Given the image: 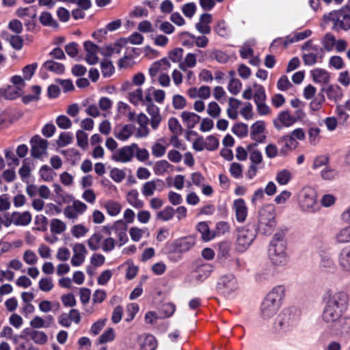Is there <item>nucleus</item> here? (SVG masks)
<instances>
[{
	"mask_svg": "<svg viewBox=\"0 0 350 350\" xmlns=\"http://www.w3.org/2000/svg\"><path fill=\"white\" fill-rule=\"evenodd\" d=\"M325 300L322 319L325 323L335 326L350 321V319L343 317L349 305V295L347 292L329 290L326 293Z\"/></svg>",
	"mask_w": 350,
	"mask_h": 350,
	"instance_id": "nucleus-1",
	"label": "nucleus"
},
{
	"mask_svg": "<svg viewBox=\"0 0 350 350\" xmlns=\"http://www.w3.org/2000/svg\"><path fill=\"white\" fill-rule=\"evenodd\" d=\"M232 208L235 212L236 219L239 222L245 221L247 215V208L243 199H237L233 202Z\"/></svg>",
	"mask_w": 350,
	"mask_h": 350,
	"instance_id": "nucleus-19",
	"label": "nucleus"
},
{
	"mask_svg": "<svg viewBox=\"0 0 350 350\" xmlns=\"http://www.w3.org/2000/svg\"><path fill=\"white\" fill-rule=\"evenodd\" d=\"M28 335L31 340L38 345H44L48 340L47 335L42 331L31 330Z\"/></svg>",
	"mask_w": 350,
	"mask_h": 350,
	"instance_id": "nucleus-45",
	"label": "nucleus"
},
{
	"mask_svg": "<svg viewBox=\"0 0 350 350\" xmlns=\"http://www.w3.org/2000/svg\"><path fill=\"white\" fill-rule=\"evenodd\" d=\"M31 154L36 159H42L47 154L48 142L40 136L34 135L30 140Z\"/></svg>",
	"mask_w": 350,
	"mask_h": 350,
	"instance_id": "nucleus-9",
	"label": "nucleus"
},
{
	"mask_svg": "<svg viewBox=\"0 0 350 350\" xmlns=\"http://www.w3.org/2000/svg\"><path fill=\"white\" fill-rule=\"evenodd\" d=\"M265 130V123L259 120L254 123L251 126V137L257 142H262L265 136L264 135Z\"/></svg>",
	"mask_w": 350,
	"mask_h": 350,
	"instance_id": "nucleus-22",
	"label": "nucleus"
},
{
	"mask_svg": "<svg viewBox=\"0 0 350 350\" xmlns=\"http://www.w3.org/2000/svg\"><path fill=\"white\" fill-rule=\"evenodd\" d=\"M250 152V159L252 164H260L262 161V155L259 150L256 148L255 146L251 145L248 146Z\"/></svg>",
	"mask_w": 350,
	"mask_h": 350,
	"instance_id": "nucleus-47",
	"label": "nucleus"
},
{
	"mask_svg": "<svg viewBox=\"0 0 350 350\" xmlns=\"http://www.w3.org/2000/svg\"><path fill=\"white\" fill-rule=\"evenodd\" d=\"M174 214L175 209L172 206H167L157 213L156 218L162 221H167L174 217Z\"/></svg>",
	"mask_w": 350,
	"mask_h": 350,
	"instance_id": "nucleus-42",
	"label": "nucleus"
},
{
	"mask_svg": "<svg viewBox=\"0 0 350 350\" xmlns=\"http://www.w3.org/2000/svg\"><path fill=\"white\" fill-rule=\"evenodd\" d=\"M197 64V55L193 53H187L182 62L178 64V68L183 71H187V69L194 68Z\"/></svg>",
	"mask_w": 350,
	"mask_h": 350,
	"instance_id": "nucleus-31",
	"label": "nucleus"
},
{
	"mask_svg": "<svg viewBox=\"0 0 350 350\" xmlns=\"http://www.w3.org/2000/svg\"><path fill=\"white\" fill-rule=\"evenodd\" d=\"M325 101L324 95L322 93L318 94L310 103V108L312 111L319 110L323 103Z\"/></svg>",
	"mask_w": 350,
	"mask_h": 350,
	"instance_id": "nucleus-58",
	"label": "nucleus"
},
{
	"mask_svg": "<svg viewBox=\"0 0 350 350\" xmlns=\"http://www.w3.org/2000/svg\"><path fill=\"white\" fill-rule=\"evenodd\" d=\"M163 187V182L160 179L147 181L142 187V193L145 197H150L154 195V191L158 187H161V189Z\"/></svg>",
	"mask_w": 350,
	"mask_h": 350,
	"instance_id": "nucleus-20",
	"label": "nucleus"
},
{
	"mask_svg": "<svg viewBox=\"0 0 350 350\" xmlns=\"http://www.w3.org/2000/svg\"><path fill=\"white\" fill-rule=\"evenodd\" d=\"M104 207L105 208L107 214L112 217L117 216L122 210L120 203L112 200L107 201Z\"/></svg>",
	"mask_w": 350,
	"mask_h": 350,
	"instance_id": "nucleus-40",
	"label": "nucleus"
},
{
	"mask_svg": "<svg viewBox=\"0 0 350 350\" xmlns=\"http://www.w3.org/2000/svg\"><path fill=\"white\" fill-rule=\"evenodd\" d=\"M76 138L77 145L83 148L86 149L88 146V134L82 130H78L76 133Z\"/></svg>",
	"mask_w": 350,
	"mask_h": 350,
	"instance_id": "nucleus-53",
	"label": "nucleus"
},
{
	"mask_svg": "<svg viewBox=\"0 0 350 350\" xmlns=\"http://www.w3.org/2000/svg\"><path fill=\"white\" fill-rule=\"evenodd\" d=\"M67 226L66 223L59 219H51L50 229L51 231L57 234H60L66 230Z\"/></svg>",
	"mask_w": 350,
	"mask_h": 350,
	"instance_id": "nucleus-44",
	"label": "nucleus"
},
{
	"mask_svg": "<svg viewBox=\"0 0 350 350\" xmlns=\"http://www.w3.org/2000/svg\"><path fill=\"white\" fill-rule=\"evenodd\" d=\"M60 308V305L57 301L52 302L49 300H42L38 304L40 311L43 313H48L50 312H56Z\"/></svg>",
	"mask_w": 350,
	"mask_h": 350,
	"instance_id": "nucleus-39",
	"label": "nucleus"
},
{
	"mask_svg": "<svg viewBox=\"0 0 350 350\" xmlns=\"http://www.w3.org/2000/svg\"><path fill=\"white\" fill-rule=\"evenodd\" d=\"M295 121L296 119L294 116H291L288 111H284L280 112L273 120V124L276 129L281 130L284 127L292 126Z\"/></svg>",
	"mask_w": 350,
	"mask_h": 350,
	"instance_id": "nucleus-14",
	"label": "nucleus"
},
{
	"mask_svg": "<svg viewBox=\"0 0 350 350\" xmlns=\"http://www.w3.org/2000/svg\"><path fill=\"white\" fill-rule=\"evenodd\" d=\"M183 55V49L181 48H176L171 51L169 52L168 57L169 59L174 63L182 62Z\"/></svg>",
	"mask_w": 350,
	"mask_h": 350,
	"instance_id": "nucleus-62",
	"label": "nucleus"
},
{
	"mask_svg": "<svg viewBox=\"0 0 350 350\" xmlns=\"http://www.w3.org/2000/svg\"><path fill=\"white\" fill-rule=\"evenodd\" d=\"M146 111L150 116V126L152 129L156 130L161 122L159 108L154 104H150L146 106Z\"/></svg>",
	"mask_w": 350,
	"mask_h": 350,
	"instance_id": "nucleus-21",
	"label": "nucleus"
},
{
	"mask_svg": "<svg viewBox=\"0 0 350 350\" xmlns=\"http://www.w3.org/2000/svg\"><path fill=\"white\" fill-rule=\"evenodd\" d=\"M213 271V266L210 264H203L196 269V278L199 281H204L209 277Z\"/></svg>",
	"mask_w": 350,
	"mask_h": 350,
	"instance_id": "nucleus-35",
	"label": "nucleus"
},
{
	"mask_svg": "<svg viewBox=\"0 0 350 350\" xmlns=\"http://www.w3.org/2000/svg\"><path fill=\"white\" fill-rule=\"evenodd\" d=\"M110 178L116 183H121L126 177L124 170L119 168H112L109 172Z\"/></svg>",
	"mask_w": 350,
	"mask_h": 350,
	"instance_id": "nucleus-54",
	"label": "nucleus"
},
{
	"mask_svg": "<svg viewBox=\"0 0 350 350\" xmlns=\"http://www.w3.org/2000/svg\"><path fill=\"white\" fill-rule=\"evenodd\" d=\"M334 240L340 244L350 243V226L340 228L334 235Z\"/></svg>",
	"mask_w": 350,
	"mask_h": 350,
	"instance_id": "nucleus-38",
	"label": "nucleus"
},
{
	"mask_svg": "<svg viewBox=\"0 0 350 350\" xmlns=\"http://www.w3.org/2000/svg\"><path fill=\"white\" fill-rule=\"evenodd\" d=\"M166 150V146L161 143L160 140L154 143L151 147L152 154L156 158L163 157L165 154Z\"/></svg>",
	"mask_w": 350,
	"mask_h": 350,
	"instance_id": "nucleus-50",
	"label": "nucleus"
},
{
	"mask_svg": "<svg viewBox=\"0 0 350 350\" xmlns=\"http://www.w3.org/2000/svg\"><path fill=\"white\" fill-rule=\"evenodd\" d=\"M135 129L132 124H119L114 128L113 135L119 141L126 142L135 134Z\"/></svg>",
	"mask_w": 350,
	"mask_h": 350,
	"instance_id": "nucleus-11",
	"label": "nucleus"
},
{
	"mask_svg": "<svg viewBox=\"0 0 350 350\" xmlns=\"http://www.w3.org/2000/svg\"><path fill=\"white\" fill-rule=\"evenodd\" d=\"M335 36L331 33H327L321 39V43L323 49L327 51H332L335 47Z\"/></svg>",
	"mask_w": 350,
	"mask_h": 350,
	"instance_id": "nucleus-43",
	"label": "nucleus"
},
{
	"mask_svg": "<svg viewBox=\"0 0 350 350\" xmlns=\"http://www.w3.org/2000/svg\"><path fill=\"white\" fill-rule=\"evenodd\" d=\"M54 321L52 315H46L44 318L36 315L29 321V325L33 329L48 328L54 323Z\"/></svg>",
	"mask_w": 350,
	"mask_h": 350,
	"instance_id": "nucleus-16",
	"label": "nucleus"
},
{
	"mask_svg": "<svg viewBox=\"0 0 350 350\" xmlns=\"http://www.w3.org/2000/svg\"><path fill=\"white\" fill-rule=\"evenodd\" d=\"M196 237L189 235L176 239L172 243V247L174 252L185 253L189 251L196 245Z\"/></svg>",
	"mask_w": 350,
	"mask_h": 350,
	"instance_id": "nucleus-12",
	"label": "nucleus"
},
{
	"mask_svg": "<svg viewBox=\"0 0 350 350\" xmlns=\"http://www.w3.org/2000/svg\"><path fill=\"white\" fill-rule=\"evenodd\" d=\"M278 143H284V146L280 149L282 156L286 155L288 151L296 148L297 146V142L290 135L280 138Z\"/></svg>",
	"mask_w": 350,
	"mask_h": 350,
	"instance_id": "nucleus-27",
	"label": "nucleus"
},
{
	"mask_svg": "<svg viewBox=\"0 0 350 350\" xmlns=\"http://www.w3.org/2000/svg\"><path fill=\"white\" fill-rule=\"evenodd\" d=\"M38 286L40 291L49 292L54 287L53 280L51 278H42L38 282Z\"/></svg>",
	"mask_w": 350,
	"mask_h": 350,
	"instance_id": "nucleus-56",
	"label": "nucleus"
},
{
	"mask_svg": "<svg viewBox=\"0 0 350 350\" xmlns=\"http://www.w3.org/2000/svg\"><path fill=\"white\" fill-rule=\"evenodd\" d=\"M241 101L231 97L228 99V106L226 112L229 118L235 120L238 117V109L241 105Z\"/></svg>",
	"mask_w": 350,
	"mask_h": 350,
	"instance_id": "nucleus-33",
	"label": "nucleus"
},
{
	"mask_svg": "<svg viewBox=\"0 0 350 350\" xmlns=\"http://www.w3.org/2000/svg\"><path fill=\"white\" fill-rule=\"evenodd\" d=\"M293 177L292 173L287 169H282L278 170L275 174V180L280 185H286L291 180Z\"/></svg>",
	"mask_w": 350,
	"mask_h": 350,
	"instance_id": "nucleus-37",
	"label": "nucleus"
},
{
	"mask_svg": "<svg viewBox=\"0 0 350 350\" xmlns=\"http://www.w3.org/2000/svg\"><path fill=\"white\" fill-rule=\"evenodd\" d=\"M196 229L201 234V237L204 241H209L215 236V232L210 230L208 224L205 221L198 223Z\"/></svg>",
	"mask_w": 350,
	"mask_h": 350,
	"instance_id": "nucleus-32",
	"label": "nucleus"
},
{
	"mask_svg": "<svg viewBox=\"0 0 350 350\" xmlns=\"http://www.w3.org/2000/svg\"><path fill=\"white\" fill-rule=\"evenodd\" d=\"M73 255L70 262L74 267L81 266L85 261L87 250L83 243H77L72 246Z\"/></svg>",
	"mask_w": 350,
	"mask_h": 350,
	"instance_id": "nucleus-13",
	"label": "nucleus"
},
{
	"mask_svg": "<svg viewBox=\"0 0 350 350\" xmlns=\"http://www.w3.org/2000/svg\"><path fill=\"white\" fill-rule=\"evenodd\" d=\"M72 141V135L69 132H63L60 133L57 140V144L59 147H64L70 144Z\"/></svg>",
	"mask_w": 350,
	"mask_h": 350,
	"instance_id": "nucleus-59",
	"label": "nucleus"
},
{
	"mask_svg": "<svg viewBox=\"0 0 350 350\" xmlns=\"http://www.w3.org/2000/svg\"><path fill=\"white\" fill-rule=\"evenodd\" d=\"M297 201L302 212L314 213L319 210L317 191L310 186H305L299 191Z\"/></svg>",
	"mask_w": 350,
	"mask_h": 350,
	"instance_id": "nucleus-4",
	"label": "nucleus"
},
{
	"mask_svg": "<svg viewBox=\"0 0 350 350\" xmlns=\"http://www.w3.org/2000/svg\"><path fill=\"white\" fill-rule=\"evenodd\" d=\"M268 256L271 263L276 267H284L288 263L286 241L284 231H278L273 235L269 244Z\"/></svg>",
	"mask_w": 350,
	"mask_h": 350,
	"instance_id": "nucleus-3",
	"label": "nucleus"
},
{
	"mask_svg": "<svg viewBox=\"0 0 350 350\" xmlns=\"http://www.w3.org/2000/svg\"><path fill=\"white\" fill-rule=\"evenodd\" d=\"M23 93V90L14 85H8L4 89H0V96L6 99L12 100L21 96Z\"/></svg>",
	"mask_w": 350,
	"mask_h": 350,
	"instance_id": "nucleus-26",
	"label": "nucleus"
},
{
	"mask_svg": "<svg viewBox=\"0 0 350 350\" xmlns=\"http://www.w3.org/2000/svg\"><path fill=\"white\" fill-rule=\"evenodd\" d=\"M140 350H154L157 347V340L152 335H144L138 338Z\"/></svg>",
	"mask_w": 350,
	"mask_h": 350,
	"instance_id": "nucleus-28",
	"label": "nucleus"
},
{
	"mask_svg": "<svg viewBox=\"0 0 350 350\" xmlns=\"http://www.w3.org/2000/svg\"><path fill=\"white\" fill-rule=\"evenodd\" d=\"M325 22L332 23V29L336 31H347L350 29V14L344 11V9L332 10L324 14Z\"/></svg>",
	"mask_w": 350,
	"mask_h": 350,
	"instance_id": "nucleus-5",
	"label": "nucleus"
},
{
	"mask_svg": "<svg viewBox=\"0 0 350 350\" xmlns=\"http://www.w3.org/2000/svg\"><path fill=\"white\" fill-rule=\"evenodd\" d=\"M171 67V64L168 59L163 58L159 61L154 62L149 68L148 72L150 76L153 79L159 73L167 70Z\"/></svg>",
	"mask_w": 350,
	"mask_h": 350,
	"instance_id": "nucleus-18",
	"label": "nucleus"
},
{
	"mask_svg": "<svg viewBox=\"0 0 350 350\" xmlns=\"http://www.w3.org/2000/svg\"><path fill=\"white\" fill-rule=\"evenodd\" d=\"M12 217L13 224L15 226H27L31 221V215L28 211L13 212L11 214Z\"/></svg>",
	"mask_w": 350,
	"mask_h": 350,
	"instance_id": "nucleus-25",
	"label": "nucleus"
},
{
	"mask_svg": "<svg viewBox=\"0 0 350 350\" xmlns=\"http://www.w3.org/2000/svg\"><path fill=\"white\" fill-rule=\"evenodd\" d=\"M254 87L256 88L254 94L255 103L265 101L267 97L264 88L257 84H254Z\"/></svg>",
	"mask_w": 350,
	"mask_h": 350,
	"instance_id": "nucleus-61",
	"label": "nucleus"
},
{
	"mask_svg": "<svg viewBox=\"0 0 350 350\" xmlns=\"http://www.w3.org/2000/svg\"><path fill=\"white\" fill-rule=\"evenodd\" d=\"M134 156L136 157L138 161L144 162L149 159V152L146 148H141L137 144V148H133Z\"/></svg>",
	"mask_w": 350,
	"mask_h": 350,
	"instance_id": "nucleus-60",
	"label": "nucleus"
},
{
	"mask_svg": "<svg viewBox=\"0 0 350 350\" xmlns=\"http://www.w3.org/2000/svg\"><path fill=\"white\" fill-rule=\"evenodd\" d=\"M42 67L46 70L54 72L57 75L63 74L65 70V67L64 64L51 59L46 61L43 64Z\"/></svg>",
	"mask_w": 350,
	"mask_h": 350,
	"instance_id": "nucleus-36",
	"label": "nucleus"
},
{
	"mask_svg": "<svg viewBox=\"0 0 350 350\" xmlns=\"http://www.w3.org/2000/svg\"><path fill=\"white\" fill-rule=\"evenodd\" d=\"M39 174L42 179L46 182L52 181L55 175V173L47 165L42 166Z\"/></svg>",
	"mask_w": 350,
	"mask_h": 350,
	"instance_id": "nucleus-55",
	"label": "nucleus"
},
{
	"mask_svg": "<svg viewBox=\"0 0 350 350\" xmlns=\"http://www.w3.org/2000/svg\"><path fill=\"white\" fill-rule=\"evenodd\" d=\"M153 170L156 175L161 176L165 173H172L174 171V166L165 159L157 161L154 166Z\"/></svg>",
	"mask_w": 350,
	"mask_h": 350,
	"instance_id": "nucleus-24",
	"label": "nucleus"
},
{
	"mask_svg": "<svg viewBox=\"0 0 350 350\" xmlns=\"http://www.w3.org/2000/svg\"><path fill=\"white\" fill-rule=\"evenodd\" d=\"M219 144V139L213 135H209L205 139L206 149L209 151L216 150Z\"/></svg>",
	"mask_w": 350,
	"mask_h": 350,
	"instance_id": "nucleus-63",
	"label": "nucleus"
},
{
	"mask_svg": "<svg viewBox=\"0 0 350 350\" xmlns=\"http://www.w3.org/2000/svg\"><path fill=\"white\" fill-rule=\"evenodd\" d=\"M275 214L271 206L263 207L259 213L258 229L260 232L269 234L276 226Z\"/></svg>",
	"mask_w": 350,
	"mask_h": 350,
	"instance_id": "nucleus-7",
	"label": "nucleus"
},
{
	"mask_svg": "<svg viewBox=\"0 0 350 350\" xmlns=\"http://www.w3.org/2000/svg\"><path fill=\"white\" fill-rule=\"evenodd\" d=\"M183 124L188 129H193L200 122V117L193 112L183 111L181 113Z\"/></svg>",
	"mask_w": 350,
	"mask_h": 350,
	"instance_id": "nucleus-29",
	"label": "nucleus"
},
{
	"mask_svg": "<svg viewBox=\"0 0 350 350\" xmlns=\"http://www.w3.org/2000/svg\"><path fill=\"white\" fill-rule=\"evenodd\" d=\"M88 232L89 228L82 224L74 225L70 230L71 234L77 239L85 237Z\"/></svg>",
	"mask_w": 350,
	"mask_h": 350,
	"instance_id": "nucleus-46",
	"label": "nucleus"
},
{
	"mask_svg": "<svg viewBox=\"0 0 350 350\" xmlns=\"http://www.w3.org/2000/svg\"><path fill=\"white\" fill-rule=\"evenodd\" d=\"M103 236L100 232H96L90 236L87 243L92 251H96L101 247Z\"/></svg>",
	"mask_w": 350,
	"mask_h": 350,
	"instance_id": "nucleus-41",
	"label": "nucleus"
},
{
	"mask_svg": "<svg viewBox=\"0 0 350 350\" xmlns=\"http://www.w3.org/2000/svg\"><path fill=\"white\" fill-rule=\"evenodd\" d=\"M325 92L327 98L336 103L341 100L343 96L342 90L338 85H330L321 90Z\"/></svg>",
	"mask_w": 350,
	"mask_h": 350,
	"instance_id": "nucleus-23",
	"label": "nucleus"
},
{
	"mask_svg": "<svg viewBox=\"0 0 350 350\" xmlns=\"http://www.w3.org/2000/svg\"><path fill=\"white\" fill-rule=\"evenodd\" d=\"M286 295V288L284 285H277L273 287L263 299L260 309L262 319H270L278 312Z\"/></svg>",
	"mask_w": 350,
	"mask_h": 350,
	"instance_id": "nucleus-2",
	"label": "nucleus"
},
{
	"mask_svg": "<svg viewBox=\"0 0 350 350\" xmlns=\"http://www.w3.org/2000/svg\"><path fill=\"white\" fill-rule=\"evenodd\" d=\"M115 331L113 328H108L98 338L100 344L111 342L115 339Z\"/></svg>",
	"mask_w": 350,
	"mask_h": 350,
	"instance_id": "nucleus-57",
	"label": "nucleus"
},
{
	"mask_svg": "<svg viewBox=\"0 0 350 350\" xmlns=\"http://www.w3.org/2000/svg\"><path fill=\"white\" fill-rule=\"evenodd\" d=\"M241 87V82L238 79H232L228 83V90L232 94L237 95Z\"/></svg>",
	"mask_w": 350,
	"mask_h": 350,
	"instance_id": "nucleus-64",
	"label": "nucleus"
},
{
	"mask_svg": "<svg viewBox=\"0 0 350 350\" xmlns=\"http://www.w3.org/2000/svg\"><path fill=\"white\" fill-rule=\"evenodd\" d=\"M143 92L141 88H137L128 94L129 100L134 105H138L142 100Z\"/></svg>",
	"mask_w": 350,
	"mask_h": 350,
	"instance_id": "nucleus-51",
	"label": "nucleus"
},
{
	"mask_svg": "<svg viewBox=\"0 0 350 350\" xmlns=\"http://www.w3.org/2000/svg\"><path fill=\"white\" fill-rule=\"evenodd\" d=\"M239 289L236 277L232 273L221 275L217 282V291L226 297H233Z\"/></svg>",
	"mask_w": 350,
	"mask_h": 350,
	"instance_id": "nucleus-6",
	"label": "nucleus"
},
{
	"mask_svg": "<svg viewBox=\"0 0 350 350\" xmlns=\"http://www.w3.org/2000/svg\"><path fill=\"white\" fill-rule=\"evenodd\" d=\"M338 265L340 269L350 274V245L343 247L338 255Z\"/></svg>",
	"mask_w": 350,
	"mask_h": 350,
	"instance_id": "nucleus-17",
	"label": "nucleus"
},
{
	"mask_svg": "<svg viewBox=\"0 0 350 350\" xmlns=\"http://www.w3.org/2000/svg\"><path fill=\"white\" fill-rule=\"evenodd\" d=\"M311 75L314 82L318 83H327L330 80L329 73L323 68H315L311 71Z\"/></svg>",
	"mask_w": 350,
	"mask_h": 350,
	"instance_id": "nucleus-30",
	"label": "nucleus"
},
{
	"mask_svg": "<svg viewBox=\"0 0 350 350\" xmlns=\"http://www.w3.org/2000/svg\"><path fill=\"white\" fill-rule=\"evenodd\" d=\"M133 148H137V144L133 143L130 145L118 148L113 152L111 159L122 163H126L131 161L134 157Z\"/></svg>",
	"mask_w": 350,
	"mask_h": 350,
	"instance_id": "nucleus-10",
	"label": "nucleus"
},
{
	"mask_svg": "<svg viewBox=\"0 0 350 350\" xmlns=\"http://www.w3.org/2000/svg\"><path fill=\"white\" fill-rule=\"evenodd\" d=\"M23 260L27 265L34 266L38 262V257L35 252L29 249L24 252Z\"/></svg>",
	"mask_w": 350,
	"mask_h": 350,
	"instance_id": "nucleus-48",
	"label": "nucleus"
},
{
	"mask_svg": "<svg viewBox=\"0 0 350 350\" xmlns=\"http://www.w3.org/2000/svg\"><path fill=\"white\" fill-rule=\"evenodd\" d=\"M128 203L135 208H142L144 202L139 198V193L137 189L130 190L126 196Z\"/></svg>",
	"mask_w": 350,
	"mask_h": 350,
	"instance_id": "nucleus-34",
	"label": "nucleus"
},
{
	"mask_svg": "<svg viewBox=\"0 0 350 350\" xmlns=\"http://www.w3.org/2000/svg\"><path fill=\"white\" fill-rule=\"evenodd\" d=\"M221 109L217 103L211 101L208 104L206 113L213 118H218L220 116Z\"/></svg>",
	"mask_w": 350,
	"mask_h": 350,
	"instance_id": "nucleus-52",
	"label": "nucleus"
},
{
	"mask_svg": "<svg viewBox=\"0 0 350 350\" xmlns=\"http://www.w3.org/2000/svg\"><path fill=\"white\" fill-rule=\"evenodd\" d=\"M40 21L44 26L55 28L58 27V23L49 12H42L40 16Z\"/></svg>",
	"mask_w": 350,
	"mask_h": 350,
	"instance_id": "nucleus-49",
	"label": "nucleus"
},
{
	"mask_svg": "<svg viewBox=\"0 0 350 350\" xmlns=\"http://www.w3.org/2000/svg\"><path fill=\"white\" fill-rule=\"evenodd\" d=\"M86 52L85 61L89 64H95L98 62V47L90 41H86L83 44Z\"/></svg>",
	"mask_w": 350,
	"mask_h": 350,
	"instance_id": "nucleus-15",
	"label": "nucleus"
},
{
	"mask_svg": "<svg viewBox=\"0 0 350 350\" xmlns=\"http://www.w3.org/2000/svg\"><path fill=\"white\" fill-rule=\"evenodd\" d=\"M256 232L252 226H245L237 230L236 248L239 252H243L249 248L255 239Z\"/></svg>",
	"mask_w": 350,
	"mask_h": 350,
	"instance_id": "nucleus-8",
	"label": "nucleus"
}]
</instances>
